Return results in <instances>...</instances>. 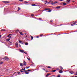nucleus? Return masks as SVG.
Masks as SVG:
<instances>
[{
	"mask_svg": "<svg viewBox=\"0 0 77 77\" xmlns=\"http://www.w3.org/2000/svg\"><path fill=\"white\" fill-rule=\"evenodd\" d=\"M56 70H54L52 71V72H56Z\"/></svg>",
	"mask_w": 77,
	"mask_h": 77,
	"instance_id": "obj_14",
	"label": "nucleus"
},
{
	"mask_svg": "<svg viewBox=\"0 0 77 77\" xmlns=\"http://www.w3.org/2000/svg\"><path fill=\"white\" fill-rule=\"evenodd\" d=\"M19 42L20 43H21V42H21L20 40H19Z\"/></svg>",
	"mask_w": 77,
	"mask_h": 77,
	"instance_id": "obj_30",
	"label": "nucleus"
},
{
	"mask_svg": "<svg viewBox=\"0 0 77 77\" xmlns=\"http://www.w3.org/2000/svg\"><path fill=\"white\" fill-rule=\"evenodd\" d=\"M43 69V70H44V71H45V69Z\"/></svg>",
	"mask_w": 77,
	"mask_h": 77,
	"instance_id": "obj_51",
	"label": "nucleus"
},
{
	"mask_svg": "<svg viewBox=\"0 0 77 77\" xmlns=\"http://www.w3.org/2000/svg\"><path fill=\"white\" fill-rule=\"evenodd\" d=\"M59 72L60 73H62L63 72V71L62 70H60L59 71Z\"/></svg>",
	"mask_w": 77,
	"mask_h": 77,
	"instance_id": "obj_8",
	"label": "nucleus"
},
{
	"mask_svg": "<svg viewBox=\"0 0 77 77\" xmlns=\"http://www.w3.org/2000/svg\"><path fill=\"white\" fill-rule=\"evenodd\" d=\"M11 36H10L9 37V39H11Z\"/></svg>",
	"mask_w": 77,
	"mask_h": 77,
	"instance_id": "obj_35",
	"label": "nucleus"
},
{
	"mask_svg": "<svg viewBox=\"0 0 77 77\" xmlns=\"http://www.w3.org/2000/svg\"><path fill=\"white\" fill-rule=\"evenodd\" d=\"M22 44H23V43H22Z\"/></svg>",
	"mask_w": 77,
	"mask_h": 77,
	"instance_id": "obj_63",
	"label": "nucleus"
},
{
	"mask_svg": "<svg viewBox=\"0 0 77 77\" xmlns=\"http://www.w3.org/2000/svg\"><path fill=\"white\" fill-rule=\"evenodd\" d=\"M70 74H74V72H73V71H71L70 72Z\"/></svg>",
	"mask_w": 77,
	"mask_h": 77,
	"instance_id": "obj_10",
	"label": "nucleus"
},
{
	"mask_svg": "<svg viewBox=\"0 0 77 77\" xmlns=\"http://www.w3.org/2000/svg\"><path fill=\"white\" fill-rule=\"evenodd\" d=\"M15 46L17 47H18V42H16L15 43Z\"/></svg>",
	"mask_w": 77,
	"mask_h": 77,
	"instance_id": "obj_3",
	"label": "nucleus"
},
{
	"mask_svg": "<svg viewBox=\"0 0 77 77\" xmlns=\"http://www.w3.org/2000/svg\"><path fill=\"white\" fill-rule=\"evenodd\" d=\"M5 29H2V30H1V31H5Z\"/></svg>",
	"mask_w": 77,
	"mask_h": 77,
	"instance_id": "obj_36",
	"label": "nucleus"
},
{
	"mask_svg": "<svg viewBox=\"0 0 77 77\" xmlns=\"http://www.w3.org/2000/svg\"><path fill=\"white\" fill-rule=\"evenodd\" d=\"M20 72H23V71L21 70H20Z\"/></svg>",
	"mask_w": 77,
	"mask_h": 77,
	"instance_id": "obj_41",
	"label": "nucleus"
},
{
	"mask_svg": "<svg viewBox=\"0 0 77 77\" xmlns=\"http://www.w3.org/2000/svg\"><path fill=\"white\" fill-rule=\"evenodd\" d=\"M20 34H21V35H23V33H22V32H20Z\"/></svg>",
	"mask_w": 77,
	"mask_h": 77,
	"instance_id": "obj_28",
	"label": "nucleus"
},
{
	"mask_svg": "<svg viewBox=\"0 0 77 77\" xmlns=\"http://www.w3.org/2000/svg\"><path fill=\"white\" fill-rule=\"evenodd\" d=\"M20 52H21V53H25V54H26L25 52H24V51L22 50H20Z\"/></svg>",
	"mask_w": 77,
	"mask_h": 77,
	"instance_id": "obj_1",
	"label": "nucleus"
},
{
	"mask_svg": "<svg viewBox=\"0 0 77 77\" xmlns=\"http://www.w3.org/2000/svg\"><path fill=\"white\" fill-rule=\"evenodd\" d=\"M28 71H31V70H30L28 69Z\"/></svg>",
	"mask_w": 77,
	"mask_h": 77,
	"instance_id": "obj_40",
	"label": "nucleus"
},
{
	"mask_svg": "<svg viewBox=\"0 0 77 77\" xmlns=\"http://www.w3.org/2000/svg\"><path fill=\"white\" fill-rule=\"evenodd\" d=\"M47 3L48 4H50V2H47Z\"/></svg>",
	"mask_w": 77,
	"mask_h": 77,
	"instance_id": "obj_33",
	"label": "nucleus"
},
{
	"mask_svg": "<svg viewBox=\"0 0 77 77\" xmlns=\"http://www.w3.org/2000/svg\"><path fill=\"white\" fill-rule=\"evenodd\" d=\"M9 35H8V36H7V37H9Z\"/></svg>",
	"mask_w": 77,
	"mask_h": 77,
	"instance_id": "obj_59",
	"label": "nucleus"
},
{
	"mask_svg": "<svg viewBox=\"0 0 77 77\" xmlns=\"http://www.w3.org/2000/svg\"><path fill=\"white\" fill-rule=\"evenodd\" d=\"M57 70H59V68H57L56 69Z\"/></svg>",
	"mask_w": 77,
	"mask_h": 77,
	"instance_id": "obj_50",
	"label": "nucleus"
},
{
	"mask_svg": "<svg viewBox=\"0 0 77 77\" xmlns=\"http://www.w3.org/2000/svg\"><path fill=\"white\" fill-rule=\"evenodd\" d=\"M51 73H48L46 75H45V77H48V76H49V75H51Z\"/></svg>",
	"mask_w": 77,
	"mask_h": 77,
	"instance_id": "obj_4",
	"label": "nucleus"
},
{
	"mask_svg": "<svg viewBox=\"0 0 77 77\" xmlns=\"http://www.w3.org/2000/svg\"><path fill=\"white\" fill-rule=\"evenodd\" d=\"M31 16H32V17H33V14H32V15H31Z\"/></svg>",
	"mask_w": 77,
	"mask_h": 77,
	"instance_id": "obj_53",
	"label": "nucleus"
},
{
	"mask_svg": "<svg viewBox=\"0 0 77 77\" xmlns=\"http://www.w3.org/2000/svg\"><path fill=\"white\" fill-rule=\"evenodd\" d=\"M48 72V71H46V72Z\"/></svg>",
	"mask_w": 77,
	"mask_h": 77,
	"instance_id": "obj_60",
	"label": "nucleus"
},
{
	"mask_svg": "<svg viewBox=\"0 0 77 77\" xmlns=\"http://www.w3.org/2000/svg\"><path fill=\"white\" fill-rule=\"evenodd\" d=\"M49 2L50 3V4H52V3H53V1L52 0H50L49 1Z\"/></svg>",
	"mask_w": 77,
	"mask_h": 77,
	"instance_id": "obj_12",
	"label": "nucleus"
},
{
	"mask_svg": "<svg viewBox=\"0 0 77 77\" xmlns=\"http://www.w3.org/2000/svg\"><path fill=\"white\" fill-rule=\"evenodd\" d=\"M56 9H59V8H60V6H57V7H56Z\"/></svg>",
	"mask_w": 77,
	"mask_h": 77,
	"instance_id": "obj_9",
	"label": "nucleus"
},
{
	"mask_svg": "<svg viewBox=\"0 0 77 77\" xmlns=\"http://www.w3.org/2000/svg\"><path fill=\"white\" fill-rule=\"evenodd\" d=\"M36 38H39V36H37L36 37Z\"/></svg>",
	"mask_w": 77,
	"mask_h": 77,
	"instance_id": "obj_46",
	"label": "nucleus"
},
{
	"mask_svg": "<svg viewBox=\"0 0 77 77\" xmlns=\"http://www.w3.org/2000/svg\"><path fill=\"white\" fill-rule=\"evenodd\" d=\"M43 35V34H41V35H40V36H42Z\"/></svg>",
	"mask_w": 77,
	"mask_h": 77,
	"instance_id": "obj_31",
	"label": "nucleus"
},
{
	"mask_svg": "<svg viewBox=\"0 0 77 77\" xmlns=\"http://www.w3.org/2000/svg\"><path fill=\"white\" fill-rule=\"evenodd\" d=\"M25 44L26 45H28V43H25Z\"/></svg>",
	"mask_w": 77,
	"mask_h": 77,
	"instance_id": "obj_19",
	"label": "nucleus"
},
{
	"mask_svg": "<svg viewBox=\"0 0 77 77\" xmlns=\"http://www.w3.org/2000/svg\"><path fill=\"white\" fill-rule=\"evenodd\" d=\"M48 12H51V10H49L48 11Z\"/></svg>",
	"mask_w": 77,
	"mask_h": 77,
	"instance_id": "obj_20",
	"label": "nucleus"
},
{
	"mask_svg": "<svg viewBox=\"0 0 77 77\" xmlns=\"http://www.w3.org/2000/svg\"><path fill=\"white\" fill-rule=\"evenodd\" d=\"M29 67H26V69H28L29 68Z\"/></svg>",
	"mask_w": 77,
	"mask_h": 77,
	"instance_id": "obj_32",
	"label": "nucleus"
},
{
	"mask_svg": "<svg viewBox=\"0 0 77 77\" xmlns=\"http://www.w3.org/2000/svg\"><path fill=\"white\" fill-rule=\"evenodd\" d=\"M27 70H24V72H25V73L27 72Z\"/></svg>",
	"mask_w": 77,
	"mask_h": 77,
	"instance_id": "obj_26",
	"label": "nucleus"
},
{
	"mask_svg": "<svg viewBox=\"0 0 77 77\" xmlns=\"http://www.w3.org/2000/svg\"><path fill=\"white\" fill-rule=\"evenodd\" d=\"M9 35H11V34H9Z\"/></svg>",
	"mask_w": 77,
	"mask_h": 77,
	"instance_id": "obj_62",
	"label": "nucleus"
},
{
	"mask_svg": "<svg viewBox=\"0 0 77 77\" xmlns=\"http://www.w3.org/2000/svg\"><path fill=\"white\" fill-rule=\"evenodd\" d=\"M10 41V39H6V41L8 42V41Z\"/></svg>",
	"mask_w": 77,
	"mask_h": 77,
	"instance_id": "obj_13",
	"label": "nucleus"
},
{
	"mask_svg": "<svg viewBox=\"0 0 77 77\" xmlns=\"http://www.w3.org/2000/svg\"><path fill=\"white\" fill-rule=\"evenodd\" d=\"M60 2H62V1H63V0H60Z\"/></svg>",
	"mask_w": 77,
	"mask_h": 77,
	"instance_id": "obj_49",
	"label": "nucleus"
},
{
	"mask_svg": "<svg viewBox=\"0 0 77 77\" xmlns=\"http://www.w3.org/2000/svg\"><path fill=\"white\" fill-rule=\"evenodd\" d=\"M4 59H5V60H9V58L7 57H5L4 58Z\"/></svg>",
	"mask_w": 77,
	"mask_h": 77,
	"instance_id": "obj_2",
	"label": "nucleus"
},
{
	"mask_svg": "<svg viewBox=\"0 0 77 77\" xmlns=\"http://www.w3.org/2000/svg\"><path fill=\"white\" fill-rule=\"evenodd\" d=\"M39 20H42V18H39Z\"/></svg>",
	"mask_w": 77,
	"mask_h": 77,
	"instance_id": "obj_52",
	"label": "nucleus"
},
{
	"mask_svg": "<svg viewBox=\"0 0 77 77\" xmlns=\"http://www.w3.org/2000/svg\"><path fill=\"white\" fill-rule=\"evenodd\" d=\"M55 3H57V2H55Z\"/></svg>",
	"mask_w": 77,
	"mask_h": 77,
	"instance_id": "obj_39",
	"label": "nucleus"
},
{
	"mask_svg": "<svg viewBox=\"0 0 77 77\" xmlns=\"http://www.w3.org/2000/svg\"><path fill=\"white\" fill-rule=\"evenodd\" d=\"M71 26H74V24H71Z\"/></svg>",
	"mask_w": 77,
	"mask_h": 77,
	"instance_id": "obj_47",
	"label": "nucleus"
},
{
	"mask_svg": "<svg viewBox=\"0 0 77 77\" xmlns=\"http://www.w3.org/2000/svg\"><path fill=\"white\" fill-rule=\"evenodd\" d=\"M20 8L19 7H18V11H20Z\"/></svg>",
	"mask_w": 77,
	"mask_h": 77,
	"instance_id": "obj_25",
	"label": "nucleus"
},
{
	"mask_svg": "<svg viewBox=\"0 0 77 77\" xmlns=\"http://www.w3.org/2000/svg\"><path fill=\"white\" fill-rule=\"evenodd\" d=\"M3 62H1L0 63V64H3Z\"/></svg>",
	"mask_w": 77,
	"mask_h": 77,
	"instance_id": "obj_27",
	"label": "nucleus"
},
{
	"mask_svg": "<svg viewBox=\"0 0 77 77\" xmlns=\"http://www.w3.org/2000/svg\"><path fill=\"white\" fill-rule=\"evenodd\" d=\"M31 38V40H32L33 39V36H32L31 35L30 36Z\"/></svg>",
	"mask_w": 77,
	"mask_h": 77,
	"instance_id": "obj_17",
	"label": "nucleus"
},
{
	"mask_svg": "<svg viewBox=\"0 0 77 77\" xmlns=\"http://www.w3.org/2000/svg\"><path fill=\"white\" fill-rule=\"evenodd\" d=\"M25 69H26L24 68V69H23V70H25Z\"/></svg>",
	"mask_w": 77,
	"mask_h": 77,
	"instance_id": "obj_58",
	"label": "nucleus"
},
{
	"mask_svg": "<svg viewBox=\"0 0 77 77\" xmlns=\"http://www.w3.org/2000/svg\"><path fill=\"white\" fill-rule=\"evenodd\" d=\"M25 34H26V33H24Z\"/></svg>",
	"mask_w": 77,
	"mask_h": 77,
	"instance_id": "obj_64",
	"label": "nucleus"
},
{
	"mask_svg": "<svg viewBox=\"0 0 77 77\" xmlns=\"http://www.w3.org/2000/svg\"><path fill=\"white\" fill-rule=\"evenodd\" d=\"M19 1H20V2H22V1H23V0H19Z\"/></svg>",
	"mask_w": 77,
	"mask_h": 77,
	"instance_id": "obj_45",
	"label": "nucleus"
},
{
	"mask_svg": "<svg viewBox=\"0 0 77 77\" xmlns=\"http://www.w3.org/2000/svg\"><path fill=\"white\" fill-rule=\"evenodd\" d=\"M63 6H65V5H66V3H63Z\"/></svg>",
	"mask_w": 77,
	"mask_h": 77,
	"instance_id": "obj_15",
	"label": "nucleus"
},
{
	"mask_svg": "<svg viewBox=\"0 0 77 77\" xmlns=\"http://www.w3.org/2000/svg\"><path fill=\"white\" fill-rule=\"evenodd\" d=\"M60 77V75H58L57 76V77Z\"/></svg>",
	"mask_w": 77,
	"mask_h": 77,
	"instance_id": "obj_23",
	"label": "nucleus"
},
{
	"mask_svg": "<svg viewBox=\"0 0 77 77\" xmlns=\"http://www.w3.org/2000/svg\"><path fill=\"white\" fill-rule=\"evenodd\" d=\"M22 71H24V69H22Z\"/></svg>",
	"mask_w": 77,
	"mask_h": 77,
	"instance_id": "obj_54",
	"label": "nucleus"
},
{
	"mask_svg": "<svg viewBox=\"0 0 77 77\" xmlns=\"http://www.w3.org/2000/svg\"><path fill=\"white\" fill-rule=\"evenodd\" d=\"M73 24L74 25H75V23H73Z\"/></svg>",
	"mask_w": 77,
	"mask_h": 77,
	"instance_id": "obj_43",
	"label": "nucleus"
},
{
	"mask_svg": "<svg viewBox=\"0 0 77 77\" xmlns=\"http://www.w3.org/2000/svg\"><path fill=\"white\" fill-rule=\"evenodd\" d=\"M3 3H9V2L6 1H3Z\"/></svg>",
	"mask_w": 77,
	"mask_h": 77,
	"instance_id": "obj_5",
	"label": "nucleus"
},
{
	"mask_svg": "<svg viewBox=\"0 0 77 77\" xmlns=\"http://www.w3.org/2000/svg\"><path fill=\"white\" fill-rule=\"evenodd\" d=\"M23 64L24 65H26V63L25 62V61H23Z\"/></svg>",
	"mask_w": 77,
	"mask_h": 77,
	"instance_id": "obj_6",
	"label": "nucleus"
},
{
	"mask_svg": "<svg viewBox=\"0 0 77 77\" xmlns=\"http://www.w3.org/2000/svg\"><path fill=\"white\" fill-rule=\"evenodd\" d=\"M48 68H51V66H48Z\"/></svg>",
	"mask_w": 77,
	"mask_h": 77,
	"instance_id": "obj_34",
	"label": "nucleus"
},
{
	"mask_svg": "<svg viewBox=\"0 0 77 77\" xmlns=\"http://www.w3.org/2000/svg\"><path fill=\"white\" fill-rule=\"evenodd\" d=\"M29 72H26V73H25V74H29Z\"/></svg>",
	"mask_w": 77,
	"mask_h": 77,
	"instance_id": "obj_22",
	"label": "nucleus"
},
{
	"mask_svg": "<svg viewBox=\"0 0 77 77\" xmlns=\"http://www.w3.org/2000/svg\"><path fill=\"white\" fill-rule=\"evenodd\" d=\"M60 68L61 69H63V67L62 66H60Z\"/></svg>",
	"mask_w": 77,
	"mask_h": 77,
	"instance_id": "obj_16",
	"label": "nucleus"
},
{
	"mask_svg": "<svg viewBox=\"0 0 77 77\" xmlns=\"http://www.w3.org/2000/svg\"><path fill=\"white\" fill-rule=\"evenodd\" d=\"M53 21V20H51V21H50V22L51 23V22H52Z\"/></svg>",
	"mask_w": 77,
	"mask_h": 77,
	"instance_id": "obj_48",
	"label": "nucleus"
},
{
	"mask_svg": "<svg viewBox=\"0 0 77 77\" xmlns=\"http://www.w3.org/2000/svg\"><path fill=\"white\" fill-rule=\"evenodd\" d=\"M71 1V0H67L66 2L67 3H68L69 2Z\"/></svg>",
	"mask_w": 77,
	"mask_h": 77,
	"instance_id": "obj_11",
	"label": "nucleus"
},
{
	"mask_svg": "<svg viewBox=\"0 0 77 77\" xmlns=\"http://www.w3.org/2000/svg\"><path fill=\"white\" fill-rule=\"evenodd\" d=\"M25 3H28V2H25Z\"/></svg>",
	"mask_w": 77,
	"mask_h": 77,
	"instance_id": "obj_42",
	"label": "nucleus"
},
{
	"mask_svg": "<svg viewBox=\"0 0 77 77\" xmlns=\"http://www.w3.org/2000/svg\"><path fill=\"white\" fill-rule=\"evenodd\" d=\"M20 72H17V74H20Z\"/></svg>",
	"mask_w": 77,
	"mask_h": 77,
	"instance_id": "obj_37",
	"label": "nucleus"
},
{
	"mask_svg": "<svg viewBox=\"0 0 77 77\" xmlns=\"http://www.w3.org/2000/svg\"><path fill=\"white\" fill-rule=\"evenodd\" d=\"M27 59L29 60H30V59L29 58H27Z\"/></svg>",
	"mask_w": 77,
	"mask_h": 77,
	"instance_id": "obj_29",
	"label": "nucleus"
},
{
	"mask_svg": "<svg viewBox=\"0 0 77 77\" xmlns=\"http://www.w3.org/2000/svg\"><path fill=\"white\" fill-rule=\"evenodd\" d=\"M50 8H45L44 9V10L45 11H47L48 10H50Z\"/></svg>",
	"mask_w": 77,
	"mask_h": 77,
	"instance_id": "obj_7",
	"label": "nucleus"
},
{
	"mask_svg": "<svg viewBox=\"0 0 77 77\" xmlns=\"http://www.w3.org/2000/svg\"><path fill=\"white\" fill-rule=\"evenodd\" d=\"M45 2H46V3H47V1H45Z\"/></svg>",
	"mask_w": 77,
	"mask_h": 77,
	"instance_id": "obj_55",
	"label": "nucleus"
},
{
	"mask_svg": "<svg viewBox=\"0 0 77 77\" xmlns=\"http://www.w3.org/2000/svg\"><path fill=\"white\" fill-rule=\"evenodd\" d=\"M19 47H21V45H19Z\"/></svg>",
	"mask_w": 77,
	"mask_h": 77,
	"instance_id": "obj_44",
	"label": "nucleus"
},
{
	"mask_svg": "<svg viewBox=\"0 0 77 77\" xmlns=\"http://www.w3.org/2000/svg\"><path fill=\"white\" fill-rule=\"evenodd\" d=\"M76 74H75V75H77V72H76Z\"/></svg>",
	"mask_w": 77,
	"mask_h": 77,
	"instance_id": "obj_38",
	"label": "nucleus"
},
{
	"mask_svg": "<svg viewBox=\"0 0 77 77\" xmlns=\"http://www.w3.org/2000/svg\"><path fill=\"white\" fill-rule=\"evenodd\" d=\"M75 77H77V76H75Z\"/></svg>",
	"mask_w": 77,
	"mask_h": 77,
	"instance_id": "obj_61",
	"label": "nucleus"
},
{
	"mask_svg": "<svg viewBox=\"0 0 77 77\" xmlns=\"http://www.w3.org/2000/svg\"><path fill=\"white\" fill-rule=\"evenodd\" d=\"M32 6H36V5H35V4H32Z\"/></svg>",
	"mask_w": 77,
	"mask_h": 77,
	"instance_id": "obj_24",
	"label": "nucleus"
},
{
	"mask_svg": "<svg viewBox=\"0 0 77 77\" xmlns=\"http://www.w3.org/2000/svg\"><path fill=\"white\" fill-rule=\"evenodd\" d=\"M62 25H63V24H61L60 25V26H62Z\"/></svg>",
	"mask_w": 77,
	"mask_h": 77,
	"instance_id": "obj_57",
	"label": "nucleus"
},
{
	"mask_svg": "<svg viewBox=\"0 0 77 77\" xmlns=\"http://www.w3.org/2000/svg\"><path fill=\"white\" fill-rule=\"evenodd\" d=\"M55 4H56L55 2L54 3L52 2V5H55Z\"/></svg>",
	"mask_w": 77,
	"mask_h": 77,
	"instance_id": "obj_21",
	"label": "nucleus"
},
{
	"mask_svg": "<svg viewBox=\"0 0 77 77\" xmlns=\"http://www.w3.org/2000/svg\"><path fill=\"white\" fill-rule=\"evenodd\" d=\"M20 66H23V65L22 63H20Z\"/></svg>",
	"mask_w": 77,
	"mask_h": 77,
	"instance_id": "obj_18",
	"label": "nucleus"
},
{
	"mask_svg": "<svg viewBox=\"0 0 77 77\" xmlns=\"http://www.w3.org/2000/svg\"><path fill=\"white\" fill-rule=\"evenodd\" d=\"M2 37V35H0V38Z\"/></svg>",
	"mask_w": 77,
	"mask_h": 77,
	"instance_id": "obj_56",
	"label": "nucleus"
}]
</instances>
